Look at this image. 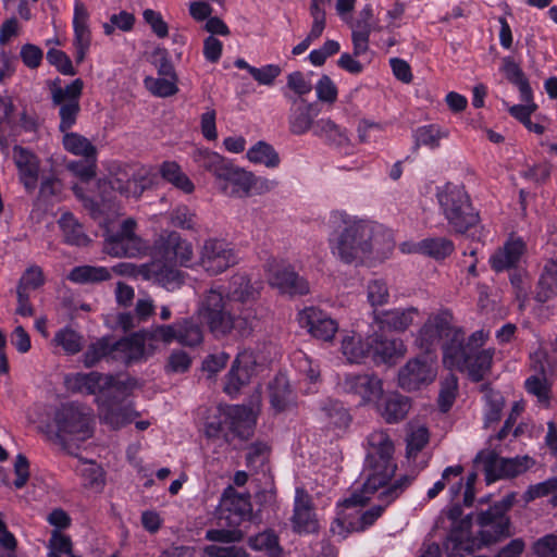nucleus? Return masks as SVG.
Returning a JSON list of instances; mask_svg holds the SVG:
<instances>
[{
	"mask_svg": "<svg viewBox=\"0 0 557 557\" xmlns=\"http://www.w3.org/2000/svg\"><path fill=\"white\" fill-rule=\"evenodd\" d=\"M364 494L369 493L363 487L361 493H352L341 504L337 517L331 524V532L334 535L345 539L347 534L357 532L355 529H351L350 523L357 524L359 522V517L361 516L359 507L364 506L369 500V497L364 496Z\"/></svg>",
	"mask_w": 557,
	"mask_h": 557,
	"instance_id": "nucleus-16",
	"label": "nucleus"
},
{
	"mask_svg": "<svg viewBox=\"0 0 557 557\" xmlns=\"http://www.w3.org/2000/svg\"><path fill=\"white\" fill-rule=\"evenodd\" d=\"M513 502V494L506 495L487 510L479 513L478 523L481 527L479 544L469 536V522L462 521L459 527L453 528L444 544L447 557H465L475 547L479 548L481 545H488L503 536H508L509 518L506 512L512 507Z\"/></svg>",
	"mask_w": 557,
	"mask_h": 557,
	"instance_id": "nucleus-4",
	"label": "nucleus"
},
{
	"mask_svg": "<svg viewBox=\"0 0 557 557\" xmlns=\"http://www.w3.org/2000/svg\"><path fill=\"white\" fill-rule=\"evenodd\" d=\"M135 24L134 14L127 11H121L117 14H112L110 16L109 22L103 24V32L106 35L110 36L117 28L122 32H129L133 29Z\"/></svg>",
	"mask_w": 557,
	"mask_h": 557,
	"instance_id": "nucleus-61",
	"label": "nucleus"
},
{
	"mask_svg": "<svg viewBox=\"0 0 557 557\" xmlns=\"http://www.w3.org/2000/svg\"><path fill=\"white\" fill-rule=\"evenodd\" d=\"M63 191V183L54 172L42 174L35 206L38 208L53 206L62 200Z\"/></svg>",
	"mask_w": 557,
	"mask_h": 557,
	"instance_id": "nucleus-33",
	"label": "nucleus"
},
{
	"mask_svg": "<svg viewBox=\"0 0 557 557\" xmlns=\"http://www.w3.org/2000/svg\"><path fill=\"white\" fill-rule=\"evenodd\" d=\"M50 95L51 106L59 109V131L64 134V149L75 156L86 159L96 158V147L78 133H69L76 124L81 112V98L84 89L82 78H76L70 84L62 85V79L55 77L46 82Z\"/></svg>",
	"mask_w": 557,
	"mask_h": 557,
	"instance_id": "nucleus-3",
	"label": "nucleus"
},
{
	"mask_svg": "<svg viewBox=\"0 0 557 557\" xmlns=\"http://www.w3.org/2000/svg\"><path fill=\"white\" fill-rule=\"evenodd\" d=\"M367 444L363 487L368 493H375L387 483L395 472L394 444L387 432L383 430L371 432L367 437Z\"/></svg>",
	"mask_w": 557,
	"mask_h": 557,
	"instance_id": "nucleus-7",
	"label": "nucleus"
},
{
	"mask_svg": "<svg viewBox=\"0 0 557 557\" xmlns=\"http://www.w3.org/2000/svg\"><path fill=\"white\" fill-rule=\"evenodd\" d=\"M286 88L292 91L294 97L304 98V96L308 95L312 90V85L309 79L306 78L305 74L300 71H295L289 73L286 77Z\"/></svg>",
	"mask_w": 557,
	"mask_h": 557,
	"instance_id": "nucleus-62",
	"label": "nucleus"
},
{
	"mask_svg": "<svg viewBox=\"0 0 557 557\" xmlns=\"http://www.w3.org/2000/svg\"><path fill=\"white\" fill-rule=\"evenodd\" d=\"M487 338L488 334L479 330L466 339L463 329L454 324V314L447 308L431 313L418 333L425 350L443 342L444 366L466 372L473 382L484 380L492 368L494 349H482Z\"/></svg>",
	"mask_w": 557,
	"mask_h": 557,
	"instance_id": "nucleus-2",
	"label": "nucleus"
},
{
	"mask_svg": "<svg viewBox=\"0 0 557 557\" xmlns=\"http://www.w3.org/2000/svg\"><path fill=\"white\" fill-rule=\"evenodd\" d=\"M486 409H485V426L497 422L500 419L502 410L504 407V399L498 393L490 391L486 395Z\"/></svg>",
	"mask_w": 557,
	"mask_h": 557,
	"instance_id": "nucleus-64",
	"label": "nucleus"
},
{
	"mask_svg": "<svg viewBox=\"0 0 557 557\" xmlns=\"http://www.w3.org/2000/svg\"><path fill=\"white\" fill-rule=\"evenodd\" d=\"M436 197L445 219L456 233L466 234L476 227L479 212L473 208L465 186L447 183Z\"/></svg>",
	"mask_w": 557,
	"mask_h": 557,
	"instance_id": "nucleus-8",
	"label": "nucleus"
},
{
	"mask_svg": "<svg viewBox=\"0 0 557 557\" xmlns=\"http://www.w3.org/2000/svg\"><path fill=\"white\" fill-rule=\"evenodd\" d=\"M270 282L282 293L289 295H306L309 293L308 282L289 267L278 268L273 271Z\"/></svg>",
	"mask_w": 557,
	"mask_h": 557,
	"instance_id": "nucleus-31",
	"label": "nucleus"
},
{
	"mask_svg": "<svg viewBox=\"0 0 557 557\" xmlns=\"http://www.w3.org/2000/svg\"><path fill=\"white\" fill-rule=\"evenodd\" d=\"M330 223L335 228L330 239L332 251L343 262L363 261L373 251L377 238L371 223L355 220L344 211H333Z\"/></svg>",
	"mask_w": 557,
	"mask_h": 557,
	"instance_id": "nucleus-6",
	"label": "nucleus"
},
{
	"mask_svg": "<svg viewBox=\"0 0 557 557\" xmlns=\"http://www.w3.org/2000/svg\"><path fill=\"white\" fill-rule=\"evenodd\" d=\"M107 374H102L99 372H89V373H77L73 377V388L85 393L88 395H98L97 401L100 404V400L104 397V387L106 382H110V377H106Z\"/></svg>",
	"mask_w": 557,
	"mask_h": 557,
	"instance_id": "nucleus-37",
	"label": "nucleus"
},
{
	"mask_svg": "<svg viewBox=\"0 0 557 557\" xmlns=\"http://www.w3.org/2000/svg\"><path fill=\"white\" fill-rule=\"evenodd\" d=\"M380 398V401L376 404L377 411L385 422L389 424L404 420L411 408L409 397L397 392L387 393Z\"/></svg>",
	"mask_w": 557,
	"mask_h": 557,
	"instance_id": "nucleus-28",
	"label": "nucleus"
},
{
	"mask_svg": "<svg viewBox=\"0 0 557 557\" xmlns=\"http://www.w3.org/2000/svg\"><path fill=\"white\" fill-rule=\"evenodd\" d=\"M435 371L424 360H409L398 373V384L406 391L419 389L422 385L431 383L435 379Z\"/></svg>",
	"mask_w": 557,
	"mask_h": 557,
	"instance_id": "nucleus-22",
	"label": "nucleus"
},
{
	"mask_svg": "<svg viewBox=\"0 0 557 557\" xmlns=\"http://www.w3.org/2000/svg\"><path fill=\"white\" fill-rule=\"evenodd\" d=\"M448 136V132L436 124L420 126L414 131L413 137L416 146H428L435 149L440 141Z\"/></svg>",
	"mask_w": 557,
	"mask_h": 557,
	"instance_id": "nucleus-50",
	"label": "nucleus"
},
{
	"mask_svg": "<svg viewBox=\"0 0 557 557\" xmlns=\"http://www.w3.org/2000/svg\"><path fill=\"white\" fill-rule=\"evenodd\" d=\"M269 397L273 409L284 411L295 405V394L284 375H276L269 385Z\"/></svg>",
	"mask_w": 557,
	"mask_h": 557,
	"instance_id": "nucleus-35",
	"label": "nucleus"
},
{
	"mask_svg": "<svg viewBox=\"0 0 557 557\" xmlns=\"http://www.w3.org/2000/svg\"><path fill=\"white\" fill-rule=\"evenodd\" d=\"M198 166L211 172L218 180L230 162L216 152L209 150H198L194 156Z\"/></svg>",
	"mask_w": 557,
	"mask_h": 557,
	"instance_id": "nucleus-48",
	"label": "nucleus"
},
{
	"mask_svg": "<svg viewBox=\"0 0 557 557\" xmlns=\"http://www.w3.org/2000/svg\"><path fill=\"white\" fill-rule=\"evenodd\" d=\"M248 544L253 550L264 552L268 557H283L278 536L273 530H265L249 537Z\"/></svg>",
	"mask_w": 557,
	"mask_h": 557,
	"instance_id": "nucleus-43",
	"label": "nucleus"
},
{
	"mask_svg": "<svg viewBox=\"0 0 557 557\" xmlns=\"http://www.w3.org/2000/svg\"><path fill=\"white\" fill-rule=\"evenodd\" d=\"M58 224L62 231L64 242L72 246H87L90 242L83 225L71 212L61 215Z\"/></svg>",
	"mask_w": 557,
	"mask_h": 557,
	"instance_id": "nucleus-38",
	"label": "nucleus"
},
{
	"mask_svg": "<svg viewBox=\"0 0 557 557\" xmlns=\"http://www.w3.org/2000/svg\"><path fill=\"white\" fill-rule=\"evenodd\" d=\"M67 278L76 284H96L111 278V271L106 267L79 265L71 270Z\"/></svg>",
	"mask_w": 557,
	"mask_h": 557,
	"instance_id": "nucleus-41",
	"label": "nucleus"
},
{
	"mask_svg": "<svg viewBox=\"0 0 557 557\" xmlns=\"http://www.w3.org/2000/svg\"><path fill=\"white\" fill-rule=\"evenodd\" d=\"M160 174L162 178L186 194H190L195 189L193 182L174 161L163 162L160 166Z\"/></svg>",
	"mask_w": 557,
	"mask_h": 557,
	"instance_id": "nucleus-45",
	"label": "nucleus"
},
{
	"mask_svg": "<svg viewBox=\"0 0 557 557\" xmlns=\"http://www.w3.org/2000/svg\"><path fill=\"white\" fill-rule=\"evenodd\" d=\"M99 416L100 419L109 424L112 429H120L132 422V412L127 407L122 406L121 401L103 398L100 400Z\"/></svg>",
	"mask_w": 557,
	"mask_h": 557,
	"instance_id": "nucleus-34",
	"label": "nucleus"
},
{
	"mask_svg": "<svg viewBox=\"0 0 557 557\" xmlns=\"http://www.w3.org/2000/svg\"><path fill=\"white\" fill-rule=\"evenodd\" d=\"M338 387L346 394L359 397L361 405L375 401L383 394L382 381L371 373L346 374Z\"/></svg>",
	"mask_w": 557,
	"mask_h": 557,
	"instance_id": "nucleus-13",
	"label": "nucleus"
},
{
	"mask_svg": "<svg viewBox=\"0 0 557 557\" xmlns=\"http://www.w3.org/2000/svg\"><path fill=\"white\" fill-rule=\"evenodd\" d=\"M148 183L145 171L128 173L124 170L112 175L108 182L102 184V187L109 186L121 195L137 198L146 189Z\"/></svg>",
	"mask_w": 557,
	"mask_h": 557,
	"instance_id": "nucleus-26",
	"label": "nucleus"
},
{
	"mask_svg": "<svg viewBox=\"0 0 557 557\" xmlns=\"http://www.w3.org/2000/svg\"><path fill=\"white\" fill-rule=\"evenodd\" d=\"M253 364L255 360L250 352L238 354L225 377L224 392L230 396H236L250 382L255 371Z\"/></svg>",
	"mask_w": 557,
	"mask_h": 557,
	"instance_id": "nucleus-23",
	"label": "nucleus"
},
{
	"mask_svg": "<svg viewBox=\"0 0 557 557\" xmlns=\"http://www.w3.org/2000/svg\"><path fill=\"white\" fill-rule=\"evenodd\" d=\"M148 331L149 330L144 331L141 334H134L131 337L114 341L115 362L129 364L143 359L145 355V341H151L147 334Z\"/></svg>",
	"mask_w": 557,
	"mask_h": 557,
	"instance_id": "nucleus-29",
	"label": "nucleus"
},
{
	"mask_svg": "<svg viewBox=\"0 0 557 557\" xmlns=\"http://www.w3.org/2000/svg\"><path fill=\"white\" fill-rule=\"evenodd\" d=\"M223 506L240 519H249L251 516V504L248 495L237 494L231 487L224 493Z\"/></svg>",
	"mask_w": 557,
	"mask_h": 557,
	"instance_id": "nucleus-49",
	"label": "nucleus"
},
{
	"mask_svg": "<svg viewBox=\"0 0 557 557\" xmlns=\"http://www.w3.org/2000/svg\"><path fill=\"white\" fill-rule=\"evenodd\" d=\"M524 251V243L521 239L507 242L495 251L490 259L491 267L496 272H503L515 268Z\"/></svg>",
	"mask_w": 557,
	"mask_h": 557,
	"instance_id": "nucleus-32",
	"label": "nucleus"
},
{
	"mask_svg": "<svg viewBox=\"0 0 557 557\" xmlns=\"http://www.w3.org/2000/svg\"><path fill=\"white\" fill-rule=\"evenodd\" d=\"M298 321L314 338L323 342H331L338 331V323L326 312L314 307L300 311Z\"/></svg>",
	"mask_w": 557,
	"mask_h": 557,
	"instance_id": "nucleus-19",
	"label": "nucleus"
},
{
	"mask_svg": "<svg viewBox=\"0 0 557 557\" xmlns=\"http://www.w3.org/2000/svg\"><path fill=\"white\" fill-rule=\"evenodd\" d=\"M137 223L129 218L122 222L116 232L107 231L103 251L115 258H136L147 250L146 243L136 235Z\"/></svg>",
	"mask_w": 557,
	"mask_h": 557,
	"instance_id": "nucleus-9",
	"label": "nucleus"
},
{
	"mask_svg": "<svg viewBox=\"0 0 557 557\" xmlns=\"http://www.w3.org/2000/svg\"><path fill=\"white\" fill-rule=\"evenodd\" d=\"M367 290L368 300L372 307L383 306L388 302V287L383 280L375 278L370 281Z\"/></svg>",
	"mask_w": 557,
	"mask_h": 557,
	"instance_id": "nucleus-63",
	"label": "nucleus"
},
{
	"mask_svg": "<svg viewBox=\"0 0 557 557\" xmlns=\"http://www.w3.org/2000/svg\"><path fill=\"white\" fill-rule=\"evenodd\" d=\"M500 70L508 82L518 87L521 100H530L532 88L519 64L511 57H505Z\"/></svg>",
	"mask_w": 557,
	"mask_h": 557,
	"instance_id": "nucleus-39",
	"label": "nucleus"
},
{
	"mask_svg": "<svg viewBox=\"0 0 557 557\" xmlns=\"http://www.w3.org/2000/svg\"><path fill=\"white\" fill-rule=\"evenodd\" d=\"M513 502V494L506 495L487 510L479 513L478 523L481 527L479 544L469 536V522L462 521L459 527L453 528L444 544L447 557H465L475 547L479 548L481 545H488L503 536H508L509 518L506 512L512 507Z\"/></svg>",
	"mask_w": 557,
	"mask_h": 557,
	"instance_id": "nucleus-5",
	"label": "nucleus"
},
{
	"mask_svg": "<svg viewBox=\"0 0 557 557\" xmlns=\"http://www.w3.org/2000/svg\"><path fill=\"white\" fill-rule=\"evenodd\" d=\"M419 314L416 307L374 310L373 320L382 331L405 332L419 318Z\"/></svg>",
	"mask_w": 557,
	"mask_h": 557,
	"instance_id": "nucleus-24",
	"label": "nucleus"
},
{
	"mask_svg": "<svg viewBox=\"0 0 557 557\" xmlns=\"http://www.w3.org/2000/svg\"><path fill=\"white\" fill-rule=\"evenodd\" d=\"M106 377H110L111 381L106 382L107 384L103 392V398L108 397L112 400L123 403L136 386V381L131 377L121 379L120 376H114L111 374H107Z\"/></svg>",
	"mask_w": 557,
	"mask_h": 557,
	"instance_id": "nucleus-47",
	"label": "nucleus"
},
{
	"mask_svg": "<svg viewBox=\"0 0 557 557\" xmlns=\"http://www.w3.org/2000/svg\"><path fill=\"white\" fill-rule=\"evenodd\" d=\"M284 97L290 102L288 111V129L293 135H304L310 129L314 131V119L318 115L315 104L304 98H296L292 94L283 91Z\"/></svg>",
	"mask_w": 557,
	"mask_h": 557,
	"instance_id": "nucleus-18",
	"label": "nucleus"
},
{
	"mask_svg": "<svg viewBox=\"0 0 557 557\" xmlns=\"http://www.w3.org/2000/svg\"><path fill=\"white\" fill-rule=\"evenodd\" d=\"M557 252L548 260H546L543 272L537 283L535 300L541 304L536 308V314L543 317L547 308L543 305L557 296ZM545 318H548L545 314Z\"/></svg>",
	"mask_w": 557,
	"mask_h": 557,
	"instance_id": "nucleus-25",
	"label": "nucleus"
},
{
	"mask_svg": "<svg viewBox=\"0 0 557 557\" xmlns=\"http://www.w3.org/2000/svg\"><path fill=\"white\" fill-rule=\"evenodd\" d=\"M454 249L455 245L450 239L445 237H434L421 240L417 245L416 251L436 260H442L451 255Z\"/></svg>",
	"mask_w": 557,
	"mask_h": 557,
	"instance_id": "nucleus-44",
	"label": "nucleus"
},
{
	"mask_svg": "<svg viewBox=\"0 0 557 557\" xmlns=\"http://www.w3.org/2000/svg\"><path fill=\"white\" fill-rule=\"evenodd\" d=\"M313 134L324 138L331 145L345 147L349 145V137L345 128H342L331 119H320L314 124Z\"/></svg>",
	"mask_w": 557,
	"mask_h": 557,
	"instance_id": "nucleus-40",
	"label": "nucleus"
},
{
	"mask_svg": "<svg viewBox=\"0 0 557 557\" xmlns=\"http://www.w3.org/2000/svg\"><path fill=\"white\" fill-rule=\"evenodd\" d=\"M458 389V379L455 374L449 373L441 382V389L438 394V406L441 411L447 412L455 403Z\"/></svg>",
	"mask_w": 557,
	"mask_h": 557,
	"instance_id": "nucleus-54",
	"label": "nucleus"
},
{
	"mask_svg": "<svg viewBox=\"0 0 557 557\" xmlns=\"http://www.w3.org/2000/svg\"><path fill=\"white\" fill-rule=\"evenodd\" d=\"M247 158L259 164H264L268 168H276L280 163V157L274 148L264 143L259 141L247 151Z\"/></svg>",
	"mask_w": 557,
	"mask_h": 557,
	"instance_id": "nucleus-51",
	"label": "nucleus"
},
{
	"mask_svg": "<svg viewBox=\"0 0 557 557\" xmlns=\"http://www.w3.org/2000/svg\"><path fill=\"white\" fill-rule=\"evenodd\" d=\"M531 550L536 557H557V532L547 533L535 540Z\"/></svg>",
	"mask_w": 557,
	"mask_h": 557,
	"instance_id": "nucleus-60",
	"label": "nucleus"
},
{
	"mask_svg": "<svg viewBox=\"0 0 557 557\" xmlns=\"http://www.w3.org/2000/svg\"><path fill=\"white\" fill-rule=\"evenodd\" d=\"M12 152L14 164L17 168L18 181L27 193H34L39 180V158L32 150L18 145L13 147Z\"/></svg>",
	"mask_w": 557,
	"mask_h": 557,
	"instance_id": "nucleus-21",
	"label": "nucleus"
},
{
	"mask_svg": "<svg viewBox=\"0 0 557 557\" xmlns=\"http://www.w3.org/2000/svg\"><path fill=\"white\" fill-rule=\"evenodd\" d=\"M157 281L168 290H174L184 283L185 274L176 268L163 265L156 272Z\"/></svg>",
	"mask_w": 557,
	"mask_h": 557,
	"instance_id": "nucleus-57",
	"label": "nucleus"
},
{
	"mask_svg": "<svg viewBox=\"0 0 557 557\" xmlns=\"http://www.w3.org/2000/svg\"><path fill=\"white\" fill-rule=\"evenodd\" d=\"M413 480L414 476L404 475L395 483L383 490L379 495V499L383 504L373 506L369 510L361 512L359 522L357 524L350 523L351 529L362 532L371 527L382 516L385 507L398 498Z\"/></svg>",
	"mask_w": 557,
	"mask_h": 557,
	"instance_id": "nucleus-17",
	"label": "nucleus"
},
{
	"mask_svg": "<svg viewBox=\"0 0 557 557\" xmlns=\"http://www.w3.org/2000/svg\"><path fill=\"white\" fill-rule=\"evenodd\" d=\"M259 292L251 285L250 280L245 275H234L231 281L228 298L232 301L249 304L255 301Z\"/></svg>",
	"mask_w": 557,
	"mask_h": 557,
	"instance_id": "nucleus-42",
	"label": "nucleus"
},
{
	"mask_svg": "<svg viewBox=\"0 0 557 557\" xmlns=\"http://www.w3.org/2000/svg\"><path fill=\"white\" fill-rule=\"evenodd\" d=\"M84 366L92 368L100 361L115 362V344L111 337H101L91 343L84 352Z\"/></svg>",
	"mask_w": 557,
	"mask_h": 557,
	"instance_id": "nucleus-36",
	"label": "nucleus"
},
{
	"mask_svg": "<svg viewBox=\"0 0 557 557\" xmlns=\"http://www.w3.org/2000/svg\"><path fill=\"white\" fill-rule=\"evenodd\" d=\"M156 256L166 262L188 267L194 258L193 245L177 232L161 234L154 243Z\"/></svg>",
	"mask_w": 557,
	"mask_h": 557,
	"instance_id": "nucleus-14",
	"label": "nucleus"
},
{
	"mask_svg": "<svg viewBox=\"0 0 557 557\" xmlns=\"http://www.w3.org/2000/svg\"><path fill=\"white\" fill-rule=\"evenodd\" d=\"M293 529L298 533H313L318 530V521L311 507V499L302 488L296 490Z\"/></svg>",
	"mask_w": 557,
	"mask_h": 557,
	"instance_id": "nucleus-27",
	"label": "nucleus"
},
{
	"mask_svg": "<svg viewBox=\"0 0 557 557\" xmlns=\"http://www.w3.org/2000/svg\"><path fill=\"white\" fill-rule=\"evenodd\" d=\"M221 191L235 198L248 197L256 184L252 173L234 166L232 163L224 170L216 180Z\"/></svg>",
	"mask_w": 557,
	"mask_h": 557,
	"instance_id": "nucleus-20",
	"label": "nucleus"
},
{
	"mask_svg": "<svg viewBox=\"0 0 557 557\" xmlns=\"http://www.w3.org/2000/svg\"><path fill=\"white\" fill-rule=\"evenodd\" d=\"M54 342L69 355L77 354L83 347V337L70 327H64L57 332Z\"/></svg>",
	"mask_w": 557,
	"mask_h": 557,
	"instance_id": "nucleus-55",
	"label": "nucleus"
},
{
	"mask_svg": "<svg viewBox=\"0 0 557 557\" xmlns=\"http://www.w3.org/2000/svg\"><path fill=\"white\" fill-rule=\"evenodd\" d=\"M510 284L513 288L519 310H524L530 289V281L524 271L515 270L510 273Z\"/></svg>",
	"mask_w": 557,
	"mask_h": 557,
	"instance_id": "nucleus-56",
	"label": "nucleus"
},
{
	"mask_svg": "<svg viewBox=\"0 0 557 557\" xmlns=\"http://www.w3.org/2000/svg\"><path fill=\"white\" fill-rule=\"evenodd\" d=\"M177 76H160L158 78L146 77L145 86L146 88L158 97H170L175 95L178 91L177 85Z\"/></svg>",
	"mask_w": 557,
	"mask_h": 557,
	"instance_id": "nucleus-52",
	"label": "nucleus"
},
{
	"mask_svg": "<svg viewBox=\"0 0 557 557\" xmlns=\"http://www.w3.org/2000/svg\"><path fill=\"white\" fill-rule=\"evenodd\" d=\"M474 462L482 465L488 483L499 479L515 478L534 465V460L528 456L503 458L491 450L480 451Z\"/></svg>",
	"mask_w": 557,
	"mask_h": 557,
	"instance_id": "nucleus-11",
	"label": "nucleus"
},
{
	"mask_svg": "<svg viewBox=\"0 0 557 557\" xmlns=\"http://www.w3.org/2000/svg\"><path fill=\"white\" fill-rule=\"evenodd\" d=\"M57 437L64 443L67 438L85 441L91 436L90 419L82 408L73 403L60 406L53 417Z\"/></svg>",
	"mask_w": 557,
	"mask_h": 557,
	"instance_id": "nucleus-10",
	"label": "nucleus"
},
{
	"mask_svg": "<svg viewBox=\"0 0 557 557\" xmlns=\"http://www.w3.org/2000/svg\"><path fill=\"white\" fill-rule=\"evenodd\" d=\"M375 28L373 22V10L367 4L358 14L356 22L352 24V44L355 55L362 54L369 49V37L371 30Z\"/></svg>",
	"mask_w": 557,
	"mask_h": 557,
	"instance_id": "nucleus-30",
	"label": "nucleus"
},
{
	"mask_svg": "<svg viewBox=\"0 0 557 557\" xmlns=\"http://www.w3.org/2000/svg\"><path fill=\"white\" fill-rule=\"evenodd\" d=\"M200 265L210 275H218L237 263V258L228 245L219 239H207L200 251Z\"/></svg>",
	"mask_w": 557,
	"mask_h": 557,
	"instance_id": "nucleus-12",
	"label": "nucleus"
},
{
	"mask_svg": "<svg viewBox=\"0 0 557 557\" xmlns=\"http://www.w3.org/2000/svg\"><path fill=\"white\" fill-rule=\"evenodd\" d=\"M341 348L349 362L359 363L369 358L368 337L362 341L359 335H347L343 338Z\"/></svg>",
	"mask_w": 557,
	"mask_h": 557,
	"instance_id": "nucleus-46",
	"label": "nucleus"
},
{
	"mask_svg": "<svg viewBox=\"0 0 557 557\" xmlns=\"http://www.w3.org/2000/svg\"><path fill=\"white\" fill-rule=\"evenodd\" d=\"M329 424L337 428H347L350 423V416L347 409L338 401H330L323 409Z\"/></svg>",
	"mask_w": 557,
	"mask_h": 557,
	"instance_id": "nucleus-59",
	"label": "nucleus"
},
{
	"mask_svg": "<svg viewBox=\"0 0 557 557\" xmlns=\"http://www.w3.org/2000/svg\"><path fill=\"white\" fill-rule=\"evenodd\" d=\"M524 387L529 394L537 398L539 403L548 405L550 384L547 377L533 374L525 380Z\"/></svg>",
	"mask_w": 557,
	"mask_h": 557,
	"instance_id": "nucleus-58",
	"label": "nucleus"
},
{
	"mask_svg": "<svg viewBox=\"0 0 557 557\" xmlns=\"http://www.w3.org/2000/svg\"><path fill=\"white\" fill-rule=\"evenodd\" d=\"M170 222L174 227L187 231H197L198 218L194 210L187 206H177L170 212Z\"/></svg>",
	"mask_w": 557,
	"mask_h": 557,
	"instance_id": "nucleus-53",
	"label": "nucleus"
},
{
	"mask_svg": "<svg viewBox=\"0 0 557 557\" xmlns=\"http://www.w3.org/2000/svg\"><path fill=\"white\" fill-rule=\"evenodd\" d=\"M369 358L376 364H393L406 354V346L400 338L389 337L374 332L368 336Z\"/></svg>",
	"mask_w": 557,
	"mask_h": 557,
	"instance_id": "nucleus-15",
	"label": "nucleus"
},
{
	"mask_svg": "<svg viewBox=\"0 0 557 557\" xmlns=\"http://www.w3.org/2000/svg\"><path fill=\"white\" fill-rule=\"evenodd\" d=\"M256 314L250 309L234 315L226 309L223 293L214 287L199 298L195 314L177 319L171 324L152 325L147 332L152 342H173L188 348L199 347L205 339V323L216 339L225 338L233 332L239 337L248 336L255 327Z\"/></svg>",
	"mask_w": 557,
	"mask_h": 557,
	"instance_id": "nucleus-1",
	"label": "nucleus"
}]
</instances>
